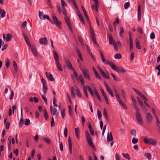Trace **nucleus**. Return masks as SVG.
Returning a JSON list of instances; mask_svg holds the SVG:
<instances>
[{"instance_id": "f257e3e1", "label": "nucleus", "mask_w": 160, "mask_h": 160, "mask_svg": "<svg viewBox=\"0 0 160 160\" xmlns=\"http://www.w3.org/2000/svg\"><path fill=\"white\" fill-rule=\"evenodd\" d=\"M100 54L102 58V60L103 63H106L107 65H109L112 69L115 70L117 72H119L120 71L119 68L118 67L112 62L106 60L104 58L102 53L101 51H100Z\"/></svg>"}, {"instance_id": "f03ea898", "label": "nucleus", "mask_w": 160, "mask_h": 160, "mask_svg": "<svg viewBox=\"0 0 160 160\" xmlns=\"http://www.w3.org/2000/svg\"><path fill=\"white\" fill-rule=\"evenodd\" d=\"M53 52L56 65L58 70L60 71H62V69L61 65L59 62V59L58 54L55 51L53 50Z\"/></svg>"}, {"instance_id": "7ed1b4c3", "label": "nucleus", "mask_w": 160, "mask_h": 160, "mask_svg": "<svg viewBox=\"0 0 160 160\" xmlns=\"http://www.w3.org/2000/svg\"><path fill=\"white\" fill-rule=\"evenodd\" d=\"M85 135L89 145L93 149H94V146L93 143L92 141L91 137L87 130L85 131Z\"/></svg>"}, {"instance_id": "20e7f679", "label": "nucleus", "mask_w": 160, "mask_h": 160, "mask_svg": "<svg viewBox=\"0 0 160 160\" xmlns=\"http://www.w3.org/2000/svg\"><path fill=\"white\" fill-rule=\"evenodd\" d=\"M143 141L145 143L153 146L155 145L157 143L155 139L151 138H147L146 137H143Z\"/></svg>"}, {"instance_id": "39448f33", "label": "nucleus", "mask_w": 160, "mask_h": 160, "mask_svg": "<svg viewBox=\"0 0 160 160\" xmlns=\"http://www.w3.org/2000/svg\"><path fill=\"white\" fill-rule=\"evenodd\" d=\"M52 19L53 20L52 23H54L58 28L60 29L61 28V22L58 20L57 17L55 15H54V13H53Z\"/></svg>"}, {"instance_id": "423d86ee", "label": "nucleus", "mask_w": 160, "mask_h": 160, "mask_svg": "<svg viewBox=\"0 0 160 160\" xmlns=\"http://www.w3.org/2000/svg\"><path fill=\"white\" fill-rule=\"evenodd\" d=\"M90 34L92 41L94 44L98 45L95 38V33L90 24Z\"/></svg>"}, {"instance_id": "0eeeda50", "label": "nucleus", "mask_w": 160, "mask_h": 160, "mask_svg": "<svg viewBox=\"0 0 160 160\" xmlns=\"http://www.w3.org/2000/svg\"><path fill=\"white\" fill-rule=\"evenodd\" d=\"M135 115L137 121L138 123L140 125H142V120L140 113L138 111H137L136 112Z\"/></svg>"}, {"instance_id": "6e6552de", "label": "nucleus", "mask_w": 160, "mask_h": 160, "mask_svg": "<svg viewBox=\"0 0 160 160\" xmlns=\"http://www.w3.org/2000/svg\"><path fill=\"white\" fill-rule=\"evenodd\" d=\"M64 59L66 62V65L68 68L71 70H74V69L69 60L68 59H67L65 57H64Z\"/></svg>"}, {"instance_id": "1a4fd4ad", "label": "nucleus", "mask_w": 160, "mask_h": 160, "mask_svg": "<svg viewBox=\"0 0 160 160\" xmlns=\"http://www.w3.org/2000/svg\"><path fill=\"white\" fill-rule=\"evenodd\" d=\"M146 118L147 122L149 124H151L152 120L153 118L150 113H147L146 115Z\"/></svg>"}, {"instance_id": "9d476101", "label": "nucleus", "mask_w": 160, "mask_h": 160, "mask_svg": "<svg viewBox=\"0 0 160 160\" xmlns=\"http://www.w3.org/2000/svg\"><path fill=\"white\" fill-rule=\"evenodd\" d=\"M97 68L101 74V75L104 78H109V77L108 76L106 75V74L105 73V72L103 71V70L99 66H97Z\"/></svg>"}, {"instance_id": "9b49d317", "label": "nucleus", "mask_w": 160, "mask_h": 160, "mask_svg": "<svg viewBox=\"0 0 160 160\" xmlns=\"http://www.w3.org/2000/svg\"><path fill=\"white\" fill-rule=\"evenodd\" d=\"M50 109L51 112L52 116L54 115L57 116L58 115V112L57 110L55 108H52V106L50 107Z\"/></svg>"}, {"instance_id": "f8f14e48", "label": "nucleus", "mask_w": 160, "mask_h": 160, "mask_svg": "<svg viewBox=\"0 0 160 160\" xmlns=\"http://www.w3.org/2000/svg\"><path fill=\"white\" fill-rule=\"evenodd\" d=\"M48 40L46 37L40 38L39 40V42L40 44L46 45L47 44Z\"/></svg>"}, {"instance_id": "ddd939ff", "label": "nucleus", "mask_w": 160, "mask_h": 160, "mask_svg": "<svg viewBox=\"0 0 160 160\" xmlns=\"http://www.w3.org/2000/svg\"><path fill=\"white\" fill-rule=\"evenodd\" d=\"M105 85L106 87V88L109 94H110L112 97H113L114 96V94L112 91L111 90L110 88H109L107 84V83L105 82Z\"/></svg>"}, {"instance_id": "4468645a", "label": "nucleus", "mask_w": 160, "mask_h": 160, "mask_svg": "<svg viewBox=\"0 0 160 160\" xmlns=\"http://www.w3.org/2000/svg\"><path fill=\"white\" fill-rule=\"evenodd\" d=\"M46 76L47 78L51 81L55 80V79L52 77V75L48 72H46Z\"/></svg>"}, {"instance_id": "2eb2a0df", "label": "nucleus", "mask_w": 160, "mask_h": 160, "mask_svg": "<svg viewBox=\"0 0 160 160\" xmlns=\"http://www.w3.org/2000/svg\"><path fill=\"white\" fill-rule=\"evenodd\" d=\"M77 14L78 15V17L79 18V19L80 20V21L82 22V23L83 24H85V22L84 21V20L83 18L80 13V12H79V11H78L77 12Z\"/></svg>"}, {"instance_id": "dca6fc26", "label": "nucleus", "mask_w": 160, "mask_h": 160, "mask_svg": "<svg viewBox=\"0 0 160 160\" xmlns=\"http://www.w3.org/2000/svg\"><path fill=\"white\" fill-rule=\"evenodd\" d=\"M79 67L80 68V69L82 71L83 74L85 73L88 72V69L84 67L81 65H80Z\"/></svg>"}, {"instance_id": "f3484780", "label": "nucleus", "mask_w": 160, "mask_h": 160, "mask_svg": "<svg viewBox=\"0 0 160 160\" xmlns=\"http://www.w3.org/2000/svg\"><path fill=\"white\" fill-rule=\"evenodd\" d=\"M113 140L111 132L109 133H108L107 135V141L108 142L112 141Z\"/></svg>"}, {"instance_id": "a211bd4d", "label": "nucleus", "mask_w": 160, "mask_h": 160, "mask_svg": "<svg viewBox=\"0 0 160 160\" xmlns=\"http://www.w3.org/2000/svg\"><path fill=\"white\" fill-rule=\"evenodd\" d=\"M108 37L109 39V43L112 44L114 43L113 42V40L112 35L108 33Z\"/></svg>"}, {"instance_id": "6ab92c4d", "label": "nucleus", "mask_w": 160, "mask_h": 160, "mask_svg": "<svg viewBox=\"0 0 160 160\" xmlns=\"http://www.w3.org/2000/svg\"><path fill=\"white\" fill-rule=\"evenodd\" d=\"M7 42H8L11 41L12 38V35L10 33L7 34H6Z\"/></svg>"}, {"instance_id": "aec40b11", "label": "nucleus", "mask_w": 160, "mask_h": 160, "mask_svg": "<svg viewBox=\"0 0 160 160\" xmlns=\"http://www.w3.org/2000/svg\"><path fill=\"white\" fill-rule=\"evenodd\" d=\"M92 68L93 72L96 78L99 79H101V78L98 72L97 71L96 69L93 67Z\"/></svg>"}, {"instance_id": "412c9836", "label": "nucleus", "mask_w": 160, "mask_h": 160, "mask_svg": "<svg viewBox=\"0 0 160 160\" xmlns=\"http://www.w3.org/2000/svg\"><path fill=\"white\" fill-rule=\"evenodd\" d=\"M129 46L130 50L131 51L133 48V42L131 36L130 35H129Z\"/></svg>"}, {"instance_id": "4be33fe9", "label": "nucleus", "mask_w": 160, "mask_h": 160, "mask_svg": "<svg viewBox=\"0 0 160 160\" xmlns=\"http://www.w3.org/2000/svg\"><path fill=\"white\" fill-rule=\"evenodd\" d=\"M130 133L131 135L134 137H135L136 136V130L134 129H132L130 131Z\"/></svg>"}, {"instance_id": "5701e85b", "label": "nucleus", "mask_w": 160, "mask_h": 160, "mask_svg": "<svg viewBox=\"0 0 160 160\" xmlns=\"http://www.w3.org/2000/svg\"><path fill=\"white\" fill-rule=\"evenodd\" d=\"M114 92L115 94V96L117 98L118 100V101L120 103V98L119 96V95L118 94L117 90L116 89H114Z\"/></svg>"}, {"instance_id": "b1692460", "label": "nucleus", "mask_w": 160, "mask_h": 160, "mask_svg": "<svg viewBox=\"0 0 160 160\" xmlns=\"http://www.w3.org/2000/svg\"><path fill=\"white\" fill-rule=\"evenodd\" d=\"M119 23V18H116V21L113 22V26L115 29H116L117 26Z\"/></svg>"}, {"instance_id": "393cba45", "label": "nucleus", "mask_w": 160, "mask_h": 160, "mask_svg": "<svg viewBox=\"0 0 160 160\" xmlns=\"http://www.w3.org/2000/svg\"><path fill=\"white\" fill-rule=\"evenodd\" d=\"M65 21L68 27L71 26L69 19L67 16H65Z\"/></svg>"}, {"instance_id": "a878e982", "label": "nucleus", "mask_w": 160, "mask_h": 160, "mask_svg": "<svg viewBox=\"0 0 160 160\" xmlns=\"http://www.w3.org/2000/svg\"><path fill=\"white\" fill-rule=\"evenodd\" d=\"M43 115L46 120H47L48 119V117L47 112L46 109H43Z\"/></svg>"}, {"instance_id": "bb28decb", "label": "nucleus", "mask_w": 160, "mask_h": 160, "mask_svg": "<svg viewBox=\"0 0 160 160\" xmlns=\"http://www.w3.org/2000/svg\"><path fill=\"white\" fill-rule=\"evenodd\" d=\"M43 141L46 142L47 144H50L51 143V141L50 140L46 137H44L43 139Z\"/></svg>"}, {"instance_id": "cd10ccee", "label": "nucleus", "mask_w": 160, "mask_h": 160, "mask_svg": "<svg viewBox=\"0 0 160 160\" xmlns=\"http://www.w3.org/2000/svg\"><path fill=\"white\" fill-rule=\"evenodd\" d=\"M155 117L157 121V125L158 127V129L159 131V130H160V122L158 117L157 116H156Z\"/></svg>"}, {"instance_id": "c85d7f7f", "label": "nucleus", "mask_w": 160, "mask_h": 160, "mask_svg": "<svg viewBox=\"0 0 160 160\" xmlns=\"http://www.w3.org/2000/svg\"><path fill=\"white\" fill-rule=\"evenodd\" d=\"M103 115L105 119L108 120V116L107 113V111L105 108L104 109Z\"/></svg>"}, {"instance_id": "c756f323", "label": "nucleus", "mask_w": 160, "mask_h": 160, "mask_svg": "<svg viewBox=\"0 0 160 160\" xmlns=\"http://www.w3.org/2000/svg\"><path fill=\"white\" fill-rule=\"evenodd\" d=\"M83 93H84L86 97V98H88V93L87 92V89L85 86H83Z\"/></svg>"}, {"instance_id": "7c9ffc66", "label": "nucleus", "mask_w": 160, "mask_h": 160, "mask_svg": "<svg viewBox=\"0 0 160 160\" xmlns=\"http://www.w3.org/2000/svg\"><path fill=\"white\" fill-rule=\"evenodd\" d=\"M136 48L138 49H140L141 48V47L139 44V42L138 40L137 39L136 40Z\"/></svg>"}, {"instance_id": "2f4dec72", "label": "nucleus", "mask_w": 160, "mask_h": 160, "mask_svg": "<svg viewBox=\"0 0 160 160\" xmlns=\"http://www.w3.org/2000/svg\"><path fill=\"white\" fill-rule=\"evenodd\" d=\"M46 85H43L42 86V88L43 90V92L44 95H46L47 90V87L46 86Z\"/></svg>"}, {"instance_id": "473e14b6", "label": "nucleus", "mask_w": 160, "mask_h": 160, "mask_svg": "<svg viewBox=\"0 0 160 160\" xmlns=\"http://www.w3.org/2000/svg\"><path fill=\"white\" fill-rule=\"evenodd\" d=\"M146 157L148 159V160H151V155L149 153H146L145 154Z\"/></svg>"}, {"instance_id": "72a5a7b5", "label": "nucleus", "mask_w": 160, "mask_h": 160, "mask_svg": "<svg viewBox=\"0 0 160 160\" xmlns=\"http://www.w3.org/2000/svg\"><path fill=\"white\" fill-rule=\"evenodd\" d=\"M5 65L7 68H8L9 66L10 65V61L9 59L7 58L5 59Z\"/></svg>"}, {"instance_id": "f704fd0d", "label": "nucleus", "mask_w": 160, "mask_h": 160, "mask_svg": "<svg viewBox=\"0 0 160 160\" xmlns=\"http://www.w3.org/2000/svg\"><path fill=\"white\" fill-rule=\"evenodd\" d=\"M43 18L45 19H47L48 20L51 22L52 23H53L52 21L50 19L49 16L47 15H44L43 16Z\"/></svg>"}, {"instance_id": "c9c22d12", "label": "nucleus", "mask_w": 160, "mask_h": 160, "mask_svg": "<svg viewBox=\"0 0 160 160\" xmlns=\"http://www.w3.org/2000/svg\"><path fill=\"white\" fill-rule=\"evenodd\" d=\"M13 65L15 70L17 72L18 70V67L16 62L15 61L13 62Z\"/></svg>"}, {"instance_id": "e433bc0d", "label": "nucleus", "mask_w": 160, "mask_h": 160, "mask_svg": "<svg viewBox=\"0 0 160 160\" xmlns=\"http://www.w3.org/2000/svg\"><path fill=\"white\" fill-rule=\"evenodd\" d=\"M122 155L125 158L127 159L128 160L130 159V158L129 154L127 153H122Z\"/></svg>"}, {"instance_id": "4c0bfd02", "label": "nucleus", "mask_w": 160, "mask_h": 160, "mask_svg": "<svg viewBox=\"0 0 160 160\" xmlns=\"http://www.w3.org/2000/svg\"><path fill=\"white\" fill-rule=\"evenodd\" d=\"M65 108L63 109L61 111V113L62 115V118H64L65 117Z\"/></svg>"}, {"instance_id": "58836bf2", "label": "nucleus", "mask_w": 160, "mask_h": 160, "mask_svg": "<svg viewBox=\"0 0 160 160\" xmlns=\"http://www.w3.org/2000/svg\"><path fill=\"white\" fill-rule=\"evenodd\" d=\"M84 77L87 79L89 80L90 79V75L89 74V72L85 73L83 74Z\"/></svg>"}, {"instance_id": "ea45409f", "label": "nucleus", "mask_w": 160, "mask_h": 160, "mask_svg": "<svg viewBox=\"0 0 160 160\" xmlns=\"http://www.w3.org/2000/svg\"><path fill=\"white\" fill-rule=\"evenodd\" d=\"M23 119L22 118L20 120V122H19V127L20 128L22 127L23 125Z\"/></svg>"}, {"instance_id": "a19ab883", "label": "nucleus", "mask_w": 160, "mask_h": 160, "mask_svg": "<svg viewBox=\"0 0 160 160\" xmlns=\"http://www.w3.org/2000/svg\"><path fill=\"white\" fill-rule=\"evenodd\" d=\"M25 40V41L27 43V44L29 46L31 47V44L29 42V40L28 38V37H26L25 38H24Z\"/></svg>"}, {"instance_id": "79ce46f5", "label": "nucleus", "mask_w": 160, "mask_h": 160, "mask_svg": "<svg viewBox=\"0 0 160 160\" xmlns=\"http://www.w3.org/2000/svg\"><path fill=\"white\" fill-rule=\"evenodd\" d=\"M75 92L76 94L79 97H81V95L79 92V90L77 88L75 89Z\"/></svg>"}, {"instance_id": "37998d69", "label": "nucleus", "mask_w": 160, "mask_h": 160, "mask_svg": "<svg viewBox=\"0 0 160 160\" xmlns=\"http://www.w3.org/2000/svg\"><path fill=\"white\" fill-rule=\"evenodd\" d=\"M98 116L99 119H100L102 117V113L101 111L98 109L97 110Z\"/></svg>"}, {"instance_id": "c03bdc74", "label": "nucleus", "mask_w": 160, "mask_h": 160, "mask_svg": "<svg viewBox=\"0 0 160 160\" xmlns=\"http://www.w3.org/2000/svg\"><path fill=\"white\" fill-rule=\"evenodd\" d=\"M30 123V120L28 119H26L25 121L24 124L25 125H29Z\"/></svg>"}, {"instance_id": "a18cd8bd", "label": "nucleus", "mask_w": 160, "mask_h": 160, "mask_svg": "<svg viewBox=\"0 0 160 160\" xmlns=\"http://www.w3.org/2000/svg\"><path fill=\"white\" fill-rule=\"evenodd\" d=\"M55 124L54 122V118L53 116H52L51 119V127L53 126Z\"/></svg>"}, {"instance_id": "49530a36", "label": "nucleus", "mask_w": 160, "mask_h": 160, "mask_svg": "<svg viewBox=\"0 0 160 160\" xmlns=\"http://www.w3.org/2000/svg\"><path fill=\"white\" fill-rule=\"evenodd\" d=\"M134 137H133L132 140V142L134 144L137 143L138 142V139L135 138Z\"/></svg>"}, {"instance_id": "de8ad7c7", "label": "nucleus", "mask_w": 160, "mask_h": 160, "mask_svg": "<svg viewBox=\"0 0 160 160\" xmlns=\"http://www.w3.org/2000/svg\"><path fill=\"white\" fill-rule=\"evenodd\" d=\"M98 5H96V4L92 5L91 6L92 8V10H93V7L95 8V9L96 10V11L98 12Z\"/></svg>"}, {"instance_id": "09e8293b", "label": "nucleus", "mask_w": 160, "mask_h": 160, "mask_svg": "<svg viewBox=\"0 0 160 160\" xmlns=\"http://www.w3.org/2000/svg\"><path fill=\"white\" fill-rule=\"evenodd\" d=\"M130 3L128 2H127L125 3L124 5V8L125 9H128L129 7Z\"/></svg>"}, {"instance_id": "8fccbe9b", "label": "nucleus", "mask_w": 160, "mask_h": 160, "mask_svg": "<svg viewBox=\"0 0 160 160\" xmlns=\"http://www.w3.org/2000/svg\"><path fill=\"white\" fill-rule=\"evenodd\" d=\"M143 110L145 112H147V109L145 107V106L143 105V103H142L140 104Z\"/></svg>"}, {"instance_id": "3c124183", "label": "nucleus", "mask_w": 160, "mask_h": 160, "mask_svg": "<svg viewBox=\"0 0 160 160\" xmlns=\"http://www.w3.org/2000/svg\"><path fill=\"white\" fill-rule=\"evenodd\" d=\"M31 49L32 53L34 55L36 56L37 55V53L35 48H33L31 47Z\"/></svg>"}, {"instance_id": "603ef678", "label": "nucleus", "mask_w": 160, "mask_h": 160, "mask_svg": "<svg viewBox=\"0 0 160 160\" xmlns=\"http://www.w3.org/2000/svg\"><path fill=\"white\" fill-rule=\"evenodd\" d=\"M155 38V34L154 32H152L150 35V38L151 39H153Z\"/></svg>"}, {"instance_id": "864d4df0", "label": "nucleus", "mask_w": 160, "mask_h": 160, "mask_svg": "<svg viewBox=\"0 0 160 160\" xmlns=\"http://www.w3.org/2000/svg\"><path fill=\"white\" fill-rule=\"evenodd\" d=\"M68 108L70 114H72V110L71 106L70 105L68 106Z\"/></svg>"}, {"instance_id": "5fc2aeb1", "label": "nucleus", "mask_w": 160, "mask_h": 160, "mask_svg": "<svg viewBox=\"0 0 160 160\" xmlns=\"http://www.w3.org/2000/svg\"><path fill=\"white\" fill-rule=\"evenodd\" d=\"M68 142L69 147H72V142H71V140L70 137H69L68 138Z\"/></svg>"}, {"instance_id": "6e6d98bb", "label": "nucleus", "mask_w": 160, "mask_h": 160, "mask_svg": "<svg viewBox=\"0 0 160 160\" xmlns=\"http://www.w3.org/2000/svg\"><path fill=\"white\" fill-rule=\"evenodd\" d=\"M81 8H82V10L83 12V13L84 15V16H85V15H87V12H86L84 7L83 6H82L81 7Z\"/></svg>"}, {"instance_id": "4d7b16f0", "label": "nucleus", "mask_w": 160, "mask_h": 160, "mask_svg": "<svg viewBox=\"0 0 160 160\" xmlns=\"http://www.w3.org/2000/svg\"><path fill=\"white\" fill-rule=\"evenodd\" d=\"M143 100L146 101L147 99L145 96L141 93L139 95Z\"/></svg>"}, {"instance_id": "13d9d810", "label": "nucleus", "mask_w": 160, "mask_h": 160, "mask_svg": "<svg viewBox=\"0 0 160 160\" xmlns=\"http://www.w3.org/2000/svg\"><path fill=\"white\" fill-rule=\"evenodd\" d=\"M134 52H132L131 53L130 55V60L131 61H132L134 58Z\"/></svg>"}, {"instance_id": "bf43d9fd", "label": "nucleus", "mask_w": 160, "mask_h": 160, "mask_svg": "<svg viewBox=\"0 0 160 160\" xmlns=\"http://www.w3.org/2000/svg\"><path fill=\"white\" fill-rule=\"evenodd\" d=\"M68 134V129L66 127H65L64 128V135L65 137H67V136Z\"/></svg>"}, {"instance_id": "052dcab7", "label": "nucleus", "mask_w": 160, "mask_h": 160, "mask_svg": "<svg viewBox=\"0 0 160 160\" xmlns=\"http://www.w3.org/2000/svg\"><path fill=\"white\" fill-rule=\"evenodd\" d=\"M114 58L116 59H119L120 58V53H118L114 56Z\"/></svg>"}, {"instance_id": "680f3d73", "label": "nucleus", "mask_w": 160, "mask_h": 160, "mask_svg": "<svg viewBox=\"0 0 160 160\" xmlns=\"http://www.w3.org/2000/svg\"><path fill=\"white\" fill-rule=\"evenodd\" d=\"M62 12L63 13V14L65 16H67V12L65 10V8H62Z\"/></svg>"}, {"instance_id": "e2e57ef3", "label": "nucleus", "mask_w": 160, "mask_h": 160, "mask_svg": "<svg viewBox=\"0 0 160 160\" xmlns=\"http://www.w3.org/2000/svg\"><path fill=\"white\" fill-rule=\"evenodd\" d=\"M61 0V2L62 8H64V6H66L65 2L63 0Z\"/></svg>"}, {"instance_id": "0e129e2a", "label": "nucleus", "mask_w": 160, "mask_h": 160, "mask_svg": "<svg viewBox=\"0 0 160 160\" xmlns=\"http://www.w3.org/2000/svg\"><path fill=\"white\" fill-rule=\"evenodd\" d=\"M60 151H62L63 150V146L62 143L61 142H60Z\"/></svg>"}, {"instance_id": "69168bd1", "label": "nucleus", "mask_w": 160, "mask_h": 160, "mask_svg": "<svg viewBox=\"0 0 160 160\" xmlns=\"http://www.w3.org/2000/svg\"><path fill=\"white\" fill-rule=\"evenodd\" d=\"M95 94L96 97L97 98L98 100L99 101L101 102L102 101V100H101V99L100 97V96L99 94L98 93H96V94Z\"/></svg>"}, {"instance_id": "338daca9", "label": "nucleus", "mask_w": 160, "mask_h": 160, "mask_svg": "<svg viewBox=\"0 0 160 160\" xmlns=\"http://www.w3.org/2000/svg\"><path fill=\"white\" fill-rule=\"evenodd\" d=\"M133 89L135 92L138 95L141 93V92H139L138 90L134 88H133Z\"/></svg>"}, {"instance_id": "774afa93", "label": "nucleus", "mask_w": 160, "mask_h": 160, "mask_svg": "<svg viewBox=\"0 0 160 160\" xmlns=\"http://www.w3.org/2000/svg\"><path fill=\"white\" fill-rule=\"evenodd\" d=\"M155 68L159 71V72L158 73V75H160V65L156 67Z\"/></svg>"}]
</instances>
